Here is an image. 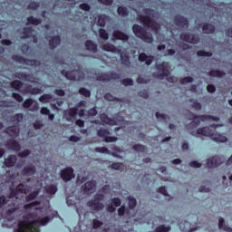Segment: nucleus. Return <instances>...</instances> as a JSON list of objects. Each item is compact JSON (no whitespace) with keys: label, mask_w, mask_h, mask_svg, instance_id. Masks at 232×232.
<instances>
[{"label":"nucleus","mask_w":232,"mask_h":232,"mask_svg":"<svg viewBox=\"0 0 232 232\" xmlns=\"http://www.w3.org/2000/svg\"><path fill=\"white\" fill-rule=\"evenodd\" d=\"M50 222V217H44L43 218H37L36 220L28 222L26 220L18 222V228L15 232H41L39 226H46Z\"/></svg>","instance_id":"1"},{"label":"nucleus","mask_w":232,"mask_h":232,"mask_svg":"<svg viewBox=\"0 0 232 232\" xmlns=\"http://www.w3.org/2000/svg\"><path fill=\"white\" fill-rule=\"evenodd\" d=\"M145 15L138 14L137 20L143 24V26H147V28H150L156 34L160 30V24L157 23V21L153 20L151 17H155L157 15V12L151 8L143 9Z\"/></svg>","instance_id":"2"},{"label":"nucleus","mask_w":232,"mask_h":232,"mask_svg":"<svg viewBox=\"0 0 232 232\" xmlns=\"http://www.w3.org/2000/svg\"><path fill=\"white\" fill-rule=\"evenodd\" d=\"M190 135H193L194 137H197V135H202L203 137H210V139L216 142H227V137L220 133H215V131H213L209 127L199 128L196 132L191 131Z\"/></svg>","instance_id":"3"},{"label":"nucleus","mask_w":232,"mask_h":232,"mask_svg":"<svg viewBox=\"0 0 232 232\" xmlns=\"http://www.w3.org/2000/svg\"><path fill=\"white\" fill-rule=\"evenodd\" d=\"M132 32L134 35L138 37V39H140L144 43H147V44H153V35L151 33H148V31L142 27V25H139L137 24L132 25Z\"/></svg>","instance_id":"4"},{"label":"nucleus","mask_w":232,"mask_h":232,"mask_svg":"<svg viewBox=\"0 0 232 232\" xmlns=\"http://www.w3.org/2000/svg\"><path fill=\"white\" fill-rule=\"evenodd\" d=\"M102 200H104V194L96 193L94 198L87 202V207L96 212L102 211L104 209V203L101 202Z\"/></svg>","instance_id":"5"},{"label":"nucleus","mask_w":232,"mask_h":232,"mask_svg":"<svg viewBox=\"0 0 232 232\" xmlns=\"http://www.w3.org/2000/svg\"><path fill=\"white\" fill-rule=\"evenodd\" d=\"M61 73L69 81H82V79L85 77L84 72H81V70H72L68 72L63 69L61 71Z\"/></svg>","instance_id":"6"},{"label":"nucleus","mask_w":232,"mask_h":232,"mask_svg":"<svg viewBox=\"0 0 232 232\" xmlns=\"http://www.w3.org/2000/svg\"><path fill=\"white\" fill-rule=\"evenodd\" d=\"M11 59L15 63H19L20 64H26L27 66H39L41 64V61L39 60H31L19 54H13Z\"/></svg>","instance_id":"7"},{"label":"nucleus","mask_w":232,"mask_h":232,"mask_svg":"<svg viewBox=\"0 0 232 232\" xmlns=\"http://www.w3.org/2000/svg\"><path fill=\"white\" fill-rule=\"evenodd\" d=\"M156 68L160 72L154 73L157 79L162 81L165 77H169V65L166 62H162L156 65Z\"/></svg>","instance_id":"8"},{"label":"nucleus","mask_w":232,"mask_h":232,"mask_svg":"<svg viewBox=\"0 0 232 232\" xmlns=\"http://www.w3.org/2000/svg\"><path fill=\"white\" fill-rule=\"evenodd\" d=\"M97 135L100 139H103L104 142H117L119 140L116 136H110L111 133L105 128H100L97 130Z\"/></svg>","instance_id":"9"},{"label":"nucleus","mask_w":232,"mask_h":232,"mask_svg":"<svg viewBox=\"0 0 232 232\" xmlns=\"http://www.w3.org/2000/svg\"><path fill=\"white\" fill-rule=\"evenodd\" d=\"M180 40L184 41L185 43H189L190 44H198L200 43V38L198 35L183 32L179 34Z\"/></svg>","instance_id":"10"},{"label":"nucleus","mask_w":232,"mask_h":232,"mask_svg":"<svg viewBox=\"0 0 232 232\" xmlns=\"http://www.w3.org/2000/svg\"><path fill=\"white\" fill-rule=\"evenodd\" d=\"M28 191H30L28 189V186H26L24 183H21V184L17 185L15 187V188L11 189V193L8 196V198H17V197L19 196V193H24L26 195V193H28Z\"/></svg>","instance_id":"11"},{"label":"nucleus","mask_w":232,"mask_h":232,"mask_svg":"<svg viewBox=\"0 0 232 232\" xmlns=\"http://www.w3.org/2000/svg\"><path fill=\"white\" fill-rule=\"evenodd\" d=\"M60 176L63 182H70V180L75 179V174L73 173V169L72 167H66L62 169Z\"/></svg>","instance_id":"12"},{"label":"nucleus","mask_w":232,"mask_h":232,"mask_svg":"<svg viewBox=\"0 0 232 232\" xmlns=\"http://www.w3.org/2000/svg\"><path fill=\"white\" fill-rule=\"evenodd\" d=\"M173 23L179 28H189V20L183 15L177 14L174 16Z\"/></svg>","instance_id":"13"},{"label":"nucleus","mask_w":232,"mask_h":232,"mask_svg":"<svg viewBox=\"0 0 232 232\" xmlns=\"http://www.w3.org/2000/svg\"><path fill=\"white\" fill-rule=\"evenodd\" d=\"M37 173V169H35V166L33 164L26 165L24 167V169L21 170L22 177H32L33 175H35Z\"/></svg>","instance_id":"14"},{"label":"nucleus","mask_w":232,"mask_h":232,"mask_svg":"<svg viewBox=\"0 0 232 232\" xmlns=\"http://www.w3.org/2000/svg\"><path fill=\"white\" fill-rule=\"evenodd\" d=\"M224 160L221 157L213 156L212 158L207 160V167L208 168H218L220 164H223Z\"/></svg>","instance_id":"15"},{"label":"nucleus","mask_w":232,"mask_h":232,"mask_svg":"<svg viewBox=\"0 0 232 232\" xmlns=\"http://www.w3.org/2000/svg\"><path fill=\"white\" fill-rule=\"evenodd\" d=\"M122 204V201L119 198H113L111 203L107 206L108 213H115L116 208H119Z\"/></svg>","instance_id":"16"},{"label":"nucleus","mask_w":232,"mask_h":232,"mask_svg":"<svg viewBox=\"0 0 232 232\" xmlns=\"http://www.w3.org/2000/svg\"><path fill=\"white\" fill-rule=\"evenodd\" d=\"M95 188H97V183L93 180L87 181L82 187V189L88 195L95 192Z\"/></svg>","instance_id":"17"},{"label":"nucleus","mask_w":232,"mask_h":232,"mask_svg":"<svg viewBox=\"0 0 232 232\" xmlns=\"http://www.w3.org/2000/svg\"><path fill=\"white\" fill-rule=\"evenodd\" d=\"M19 131H21L19 125H12L5 130V133L9 135V137H19Z\"/></svg>","instance_id":"18"},{"label":"nucleus","mask_w":232,"mask_h":232,"mask_svg":"<svg viewBox=\"0 0 232 232\" xmlns=\"http://www.w3.org/2000/svg\"><path fill=\"white\" fill-rule=\"evenodd\" d=\"M48 42H49L50 49L55 50V48H57V46L61 44V42H62L61 35L57 34L54 36H51L49 37Z\"/></svg>","instance_id":"19"},{"label":"nucleus","mask_w":232,"mask_h":232,"mask_svg":"<svg viewBox=\"0 0 232 232\" xmlns=\"http://www.w3.org/2000/svg\"><path fill=\"white\" fill-rule=\"evenodd\" d=\"M112 37H114L116 41H123V42L130 41V35L119 30L113 31Z\"/></svg>","instance_id":"20"},{"label":"nucleus","mask_w":232,"mask_h":232,"mask_svg":"<svg viewBox=\"0 0 232 232\" xmlns=\"http://www.w3.org/2000/svg\"><path fill=\"white\" fill-rule=\"evenodd\" d=\"M153 55H148L146 53H141L138 56V61H140V63H145L147 66H150V64L153 63Z\"/></svg>","instance_id":"21"},{"label":"nucleus","mask_w":232,"mask_h":232,"mask_svg":"<svg viewBox=\"0 0 232 232\" xmlns=\"http://www.w3.org/2000/svg\"><path fill=\"white\" fill-rule=\"evenodd\" d=\"M120 53V59H121V63L123 66H126L127 68H130V66H131V61H130V54H128L127 53H122V51H121Z\"/></svg>","instance_id":"22"},{"label":"nucleus","mask_w":232,"mask_h":232,"mask_svg":"<svg viewBox=\"0 0 232 232\" xmlns=\"http://www.w3.org/2000/svg\"><path fill=\"white\" fill-rule=\"evenodd\" d=\"M15 162H17V156L9 155L4 161V166L5 168H14L15 166Z\"/></svg>","instance_id":"23"},{"label":"nucleus","mask_w":232,"mask_h":232,"mask_svg":"<svg viewBox=\"0 0 232 232\" xmlns=\"http://www.w3.org/2000/svg\"><path fill=\"white\" fill-rule=\"evenodd\" d=\"M6 147L13 151H21V144L15 140H9L6 142Z\"/></svg>","instance_id":"24"},{"label":"nucleus","mask_w":232,"mask_h":232,"mask_svg":"<svg viewBox=\"0 0 232 232\" xmlns=\"http://www.w3.org/2000/svg\"><path fill=\"white\" fill-rule=\"evenodd\" d=\"M100 119L102 122H104V124H108L109 126H116L117 121L111 118H109L106 113H102L100 115Z\"/></svg>","instance_id":"25"},{"label":"nucleus","mask_w":232,"mask_h":232,"mask_svg":"<svg viewBox=\"0 0 232 232\" xmlns=\"http://www.w3.org/2000/svg\"><path fill=\"white\" fill-rule=\"evenodd\" d=\"M203 33L207 35H209L211 34H215V25L209 24V23H204L202 25Z\"/></svg>","instance_id":"26"},{"label":"nucleus","mask_w":232,"mask_h":232,"mask_svg":"<svg viewBox=\"0 0 232 232\" xmlns=\"http://www.w3.org/2000/svg\"><path fill=\"white\" fill-rule=\"evenodd\" d=\"M85 47H86V50H88L89 52H92L93 53H97L98 46H97V44L93 43V41L87 40L85 42Z\"/></svg>","instance_id":"27"},{"label":"nucleus","mask_w":232,"mask_h":232,"mask_svg":"<svg viewBox=\"0 0 232 232\" xmlns=\"http://www.w3.org/2000/svg\"><path fill=\"white\" fill-rule=\"evenodd\" d=\"M105 52H111V53H121V49L116 48L112 44L107 43L103 45Z\"/></svg>","instance_id":"28"},{"label":"nucleus","mask_w":232,"mask_h":232,"mask_svg":"<svg viewBox=\"0 0 232 232\" xmlns=\"http://www.w3.org/2000/svg\"><path fill=\"white\" fill-rule=\"evenodd\" d=\"M24 117L23 113H16L11 117V122L14 124V126H19V122H23Z\"/></svg>","instance_id":"29"},{"label":"nucleus","mask_w":232,"mask_h":232,"mask_svg":"<svg viewBox=\"0 0 232 232\" xmlns=\"http://www.w3.org/2000/svg\"><path fill=\"white\" fill-rule=\"evenodd\" d=\"M218 227H219L220 229H223V231H226V232H232V227L226 225V220L224 219V218H219V221H218Z\"/></svg>","instance_id":"30"},{"label":"nucleus","mask_w":232,"mask_h":232,"mask_svg":"<svg viewBox=\"0 0 232 232\" xmlns=\"http://www.w3.org/2000/svg\"><path fill=\"white\" fill-rule=\"evenodd\" d=\"M32 32H34L32 27H24L22 32L21 39H30V37H32Z\"/></svg>","instance_id":"31"},{"label":"nucleus","mask_w":232,"mask_h":232,"mask_svg":"<svg viewBox=\"0 0 232 232\" xmlns=\"http://www.w3.org/2000/svg\"><path fill=\"white\" fill-rule=\"evenodd\" d=\"M104 99L105 101H109V102H122V99L117 98L110 92L104 94Z\"/></svg>","instance_id":"32"},{"label":"nucleus","mask_w":232,"mask_h":232,"mask_svg":"<svg viewBox=\"0 0 232 232\" xmlns=\"http://www.w3.org/2000/svg\"><path fill=\"white\" fill-rule=\"evenodd\" d=\"M118 15H120V17H128V15H130V11L128 10V8L126 6H122L120 5L118 7Z\"/></svg>","instance_id":"33"},{"label":"nucleus","mask_w":232,"mask_h":232,"mask_svg":"<svg viewBox=\"0 0 232 232\" xmlns=\"http://www.w3.org/2000/svg\"><path fill=\"white\" fill-rule=\"evenodd\" d=\"M14 77L20 79V81H29L31 75L26 72H17L14 73Z\"/></svg>","instance_id":"34"},{"label":"nucleus","mask_w":232,"mask_h":232,"mask_svg":"<svg viewBox=\"0 0 232 232\" xmlns=\"http://www.w3.org/2000/svg\"><path fill=\"white\" fill-rule=\"evenodd\" d=\"M24 83L19 80H14L11 82V87L15 90V92H21L23 85Z\"/></svg>","instance_id":"35"},{"label":"nucleus","mask_w":232,"mask_h":232,"mask_svg":"<svg viewBox=\"0 0 232 232\" xmlns=\"http://www.w3.org/2000/svg\"><path fill=\"white\" fill-rule=\"evenodd\" d=\"M125 214H127V217L129 218H131V216L130 215V208H127L126 206L122 205L118 209V215H119V217H124Z\"/></svg>","instance_id":"36"},{"label":"nucleus","mask_w":232,"mask_h":232,"mask_svg":"<svg viewBox=\"0 0 232 232\" xmlns=\"http://www.w3.org/2000/svg\"><path fill=\"white\" fill-rule=\"evenodd\" d=\"M127 200H128L129 210L134 209L135 208H137V199L133 196H128Z\"/></svg>","instance_id":"37"},{"label":"nucleus","mask_w":232,"mask_h":232,"mask_svg":"<svg viewBox=\"0 0 232 232\" xmlns=\"http://www.w3.org/2000/svg\"><path fill=\"white\" fill-rule=\"evenodd\" d=\"M43 23V20L40 18H35L34 16L27 17L26 24H34V26H37Z\"/></svg>","instance_id":"38"},{"label":"nucleus","mask_w":232,"mask_h":232,"mask_svg":"<svg viewBox=\"0 0 232 232\" xmlns=\"http://www.w3.org/2000/svg\"><path fill=\"white\" fill-rule=\"evenodd\" d=\"M209 77H224L226 75V72L224 71L220 70H210L208 72Z\"/></svg>","instance_id":"39"},{"label":"nucleus","mask_w":232,"mask_h":232,"mask_svg":"<svg viewBox=\"0 0 232 232\" xmlns=\"http://www.w3.org/2000/svg\"><path fill=\"white\" fill-rule=\"evenodd\" d=\"M40 190H34L31 193H29L26 197H25V200L26 202H32V200H35V198H37V197L39 196Z\"/></svg>","instance_id":"40"},{"label":"nucleus","mask_w":232,"mask_h":232,"mask_svg":"<svg viewBox=\"0 0 232 232\" xmlns=\"http://www.w3.org/2000/svg\"><path fill=\"white\" fill-rule=\"evenodd\" d=\"M201 121L202 120H194L190 123H188L186 125L187 130H195V128H198Z\"/></svg>","instance_id":"41"},{"label":"nucleus","mask_w":232,"mask_h":232,"mask_svg":"<svg viewBox=\"0 0 232 232\" xmlns=\"http://www.w3.org/2000/svg\"><path fill=\"white\" fill-rule=\"evenodd\" d=\"M201 117H202V121H213L214 122H218V121H220L219 117L209 115V114H203Z\"/></svg>","instance_id":"42"},{"label":"nucleus","mask_w":232,"mask_h":232,"mask_svg":"<svg viewBox=\"0 0 232 232\" xmlns=\"http://www.w3.org/2000/svg\"><path fill=\"white\" fill-rule=\"evenodd\" d=\"M51 99H53L52 94H43L42 96L39 97V102H44V104H48Z\"/></svg>","instance_id":"43"},{"label":"nucleus","mask_w":232,"mask_h":232,"mask_svg":"<svg viewBox=\"0 0 232 232\" xmlns=\"http://www.w3.org/2000/svg\"><path fill=\"white\" fill-rule=\"evenodd\" d=\"M96 81L100 82H110V78L108 72L102 73L96 77Z\"/></svg>","instance_id":"44"},{"label":"nucleus","mask_w":232,"mask_h":232,"mask_svg":"<svg viewBox=\"0 0 232 232\" xmlns=\"http://www.w3.org/2000/svg\"><path fill=\"white\" fill-rule=\"evenodd\" d=\"M171 231V227L166 225H160L154 230V232H169Z\"/></svg>","instance_id":"45"},{"label":"nucleus","mask_w":232,"mask_h":232,"mask_svg":"<svg viewBox=\"0 0 232 232\" xmlns=\"http://www.w3.org/2000/svg\"><path fill=\"white\" fill-rule=\"evenodd\" d=\"M97 24L98 26H102V27L106 26V14L98 15Z\"/></svg>","instance_id":"46"},{"label":"nucleus","mask_w":232,"mask_h":232,"mask_svg":"<svg viewBox=\"0 0 232 232\" xmlns=\"http://www.w3.org/2000/svg\"><path fill=\"white\" fill-rule=\"evenodd\" d=\"M45 191L49 195H55V193H57V186L56 185H49L45 188Z\"/></svg>","instance_id":"47"},{"label":"nucleus","mask_w":232,"mask_h":232,"mask_svg":"<svg viewBox=\"0 0 232 232\" xmlns=\"http://www.w3.org/2000/svg\"><path fill=\"white\" fill-rule=\"evenodd\" d=\"M109 74V82L110 81H119L121 79V74L117 73L116 72H107Z\"/></svg>","instance_id":"48"},{"label":"nucleus","mask_w":232,"mask_h":232,"mask_svg":"<svg viewBox=\"0 0 232 232\" xmlns=\"http://www.w3.org/2000/svg\"><path fill=\"white\" fill-rule=\"evenodd\" d=\"M132 150L140 153H144V151H146V145L135 144L132 146Z\"/></svg>","instance_id":"49"},{"label":"nucleus","mask_w":232,"mask_h":232,"mask_svg":"<svg viewBox=\"0 0 232 232\" xmlns=\"http://www.w3.org/2000/svg\"><path fill=\"white\" fill-rule=\"evenodd\" d=\"M187 117L188 121H202V115H197L191 111H188Z\"/></svg>","instance_id":"50"},{"label":"nucleus","mask_w":232,"mask_h":232,"mask_svg":"<svg viewBox=\"0 0 232 232\" xmlns=\"http://www.w3.org/2000/svg\"><path fill=\"white\" fill-rule=\"evenodd\" d=\"M78 92L83 97H92V92L84 87L80 88Z\"/></svg>","instance_id":"51"},{"label":"nucleus","mask_w":232,"mask_h":232,"mask_svg":"<svg viewBox=\"0 0 232 232\" xmlns=\"http://www.w3.org/2000/svg\"><path fill=\"white\" fill-rule=\"evenodd\" d=\"M109 168H111V169H116L117 171H121V169H124V164L114 162L111 164Z\"/></svg>","instance_id":"52"},{"label":"nucleus","mask_w":232,"mask_h":232,"mask_svg":"<svg viewBox=\"0 0 232 232\" xmlns=\"http://www.w3.org/2000/svg\"><path fill=\"white\" fill-rule=\"evenodd\" d=\"M34 102H35L34 99L28 98L23 102V108H24V110H28V108H31Z\"/></svg>","instance_id":"53"},{"label":"nucleus","mask_w":232,"mask_h":232,"mask_svg":"<svg viewBox=\"0 0 232 232\" xmlns=\"http://www.w3.org/2000/svg\"><path fill=\"white\" fill-rule=\"evenodd\" d=\"M197 55H198V57H212L213 53L200 50V51L197 52Z\"/></svg>","instance_id":"54"},{"label":"nucleus","mask_w":232,"mask_h":232,"mask_svg":"<svg viewBox=\"0 0 232 232\" xmlns=\"http://www.w3.org/2000/svg\"><path fill=\"white\" fill-rule=\"evenodd\" d=\"M99 34H100L101 39H103V41H108V39H110V34H108V32H106L102 28H101L99 30Z\"/></svg>","instance_id":"55"},{"label":"nucleus","mask_w":232,"mask_h":232,"mask_svg":"<svg viewBox=\"0 0 232 232\" xmlns=\"http://www.w3.org/2000/svg\"><path fill=\"white\" fill-rule=\"evenodd\" d=\"M77 113H79V109H77V107H72L68 111V115L72 119H75V117H77Z\"/></svg>","instance_id":"56"},{"label":"nucleus","mask_w":232,"mask_h":232,"mask_svg":"<svg viewBox=\"0 0 232 232\" xmlns=\"http://www.w3.org/2000/svg\"><path fill=\"white\" fill-rule=\"evenodd\" d=\"M95 151L97 153H107V155H110V150L106 147H97L95 148Z\"/></svg>","instance_id":"57"},{"label":"nucleus","mask_w":232,"mask_h":232,"mask_svg":"<svg viewBox=\"0 0 232 232\" xmlns=\"http://www.w3.org/2000/svg\"><path fill=\"white\" fill-rule=\"evenodd\" d=\"M193 81H194L193 77H191V76H186V77L182 78V79L179 81V82H180V84H188V83H189V82H193Z\"/></svg>","instance_id":"58"},{"label":"nucleus","mask_w":232,"mask_h":232,"mask_svg":"<svg viewBox=\"0 0 232 232\" xmlns=\"http://www.w3.org/2000/svg\"><path fill=\"white\" fill-rule=\"evenodd\" d=\"M102 224H103L102 221H101L99 219H93L92 220L93 229H99V227H102Z\"/></svg>","instance_id":"59"},{"label":"nucleus","mask_w":232,"mask_h":232,"mask_svg":"<svg viewBox=\"0 0 232 232\" xmlns=\"http://www.w3.org/2000/svg\"><path fill=\"white\" fill-rule=\"evenodd\" d=\"M32 153V151H30V150L26 149L24 151H21L18 153V157H20V159H25V157H28V155H30Z\"/></svg>","instance_id":"60"},{"label":"nucleus","mask_w":232,"mask_h":232,"mask_svg":"<svg viewBox=\"0 0 232 232\" xmlns=\"http://www.w3.org/2000/svg\"><path fill=\"white\" fill-rule=\"evenodd\" d=\"M12 97L14 99V101H16V102H23L24 101L23 96L17 92H13Z\"/></svg>","instance_id":"61"},{"label":"nucleus","mask_w":232,"mask_h":232,"mask_svg":"<svg viewBox=\"0 0 232 232\" xmlns=\"http://www.w3.org/2000/svg\"><path fill=\"white\" fill-rule=\"evenodd\" d=\"M79 8L81 10H83V12H90V10H92V6H90V5H88L86 3L81 4L79 5Z\"/></svg>","instance_id":"62"},{"label":"nucleus","mask_w":232,"mask_h":232,"mask_svg":"<svg viewBox=\"0 0 232 232\" xmlns=\"http://www.w3.org/2000/svg\"><path fill=\"white\" fill-rule=\"evenodd\" d=\"M39 3H37V2H31L29 5H28V6H27V8H28V10H37V8H39Z\"/></svg>","instance_id":"63"},{"label":"nucleus","mask_w":232,"mask_h":232,"mask_svg":"<svg viewBox=\"0 0 232 232\" xmlns=\"http://www.w3.org/2000/svg\"><path fill=\"white\" fill-rule=\"evenodd\" d=\"M123 86H133V79L126 78L122 80Z\"/></svg>","instance_id":"64"}]
</instances>
